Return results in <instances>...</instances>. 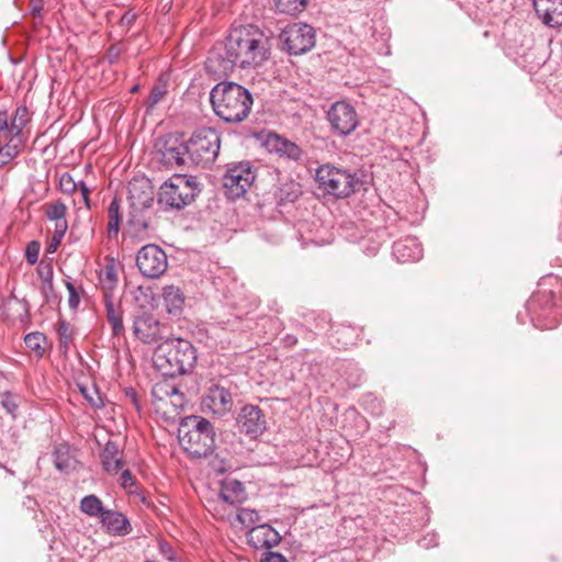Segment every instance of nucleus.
Returning a JSON list of instances; mask_svg holds the SVG:
<instances>
[{
	"label": "nucleus",
	"instance_id": "obj_1",
	"mask_svg": "<svg viewBox=\"0 0 562 562\" xmlns=\"http://www.w3.org/2000/svg\"><path fill=\"white\" fill-rule=\"evenodd\" d=\"M269 56V37L252 24L239 25L231 30L223 47L217 48L207 59V68L227 76L235 67L257 68Z\"/></svg>",
	"mask_w": 562,
	"mask_h": 562
},
{
	"label": "nucleus",
	"instance_id": "obj_2",
	"mask_svg": "<svg viewBox=\"0 0 562 562\" xmlns=\"http://www.w3.org/2000/svg\"><path fill=\"white\" fill-rule=\"evenodd\" d=\"M214 113L227 123H239L247 119L252 106L248 89L233 81H221L210 92Z\"/></svg>",
	"mask_w": 562,
	"mask_h": 562
},
{
	"label": "nucleus",
	"instance_id": "obj_3",
	"mask_svg": "<svg viewBox=\"0 0 562 562\" xmlns=\"http://www.w3.org/2000/svg\"><path fill=\"white\" fill-rule=\"evenodd\" d=\"M196 361L193 345L186 339L168 337L159 342L153 355L155 369L164 376H177L191 370Z\"/></svg>",
	"mask_w": 562,
	"mask_h": 562
},
{
	"label": "nucleus",
	"instance_id": "obj_4",
	"mask_svg": "<svg viewBox=\"0 0 562 562\" xmlns=\"http://www.w3.org/2000/svg\"><path fill=\"white\" fill-rule=\"evenodd\" d=\"M179 443L193 458L207 457L215 447L213 425L201 416H189L178 429Z\"/></svg>",
	"mask_w": 562,
	"mask_h": 562
},
{
	"label": "nucleus",
	"instance_id": "obj_5",
	"mask_svg": "<svg viewBox=\"0 0 562 562\" xmlns=\"http://www.w3.org/2000/svg\"><path fill=\"white\" fill-rule=\"evenodd\" d=\"M315 180L319 190L336 199L348 198L361 186L356 173L330 164L322 165L316 169Z\"/></svg>",
	"mask_w": 562,
	"mask_h": 562
},
{
	"label": "nucleus",
	"instance_id": "obj_6",
	"mask_svg": "<svg viewBox=\"0 0 562 562\" xmlns=\"http://www.w3.org/2000/svg\"><path fill=\"white\" fill-rule=\"evenodd\" d=\"M200 191L195 177L173 175L161 184L158 203L166 209L181 210L193 202Z\"/></svg>",
	"mask_w": 562,
	"mask_h": 562
},
{
	"label": "nucleus",
	"instance_id": "obj_7",
	"mask_svg": "<svg viewBox=\"0 0 562 562\" xmlns=\"http://www.w3.org/2000/svg\"><path fill=\"white\" fill-rule=\"evenodd\" d=\"M187 143L190 164L205 168L212 165L218 155L221 136L213 127H201L193 132Z\"/></svg>",
	"mask_w": 562,
	"mask_h": 562
},
{
	"label": "nucleus",
	"instance_id": "obj_8",
	"mask_svg": "<svg viewBox=\"0 0 562 562\" xmlns=\"http://www.w3.org/2000/svg\"><path fill=\"white\" fill-rule=\"evenodd\" d=\"M257 177L256 169L250 161L231 164L223 176V187L229 199L243 196L252 186Z\"/></svg>",
	"mask_w": 562,
	"mask_h": 562
},
{
	"label": "nucleus",
	"instance_id": "obj_9",
	"mask_svg": "<svg viewBox=\"0 0 562 562\" xmlns=\"http://www.w3.org/2000/svg\"><path fill=\"white\" fill-rule=\"evenodd\" d=\"M280 41L290 55H302L314 47L315 31L306 23H293L281 32Z\"/></svg>",
	"mask_w": 562,
	"mask_h": 562
},
{
	"label": "nucleus",
	"instance_id": "obj_10",
	"mask_svg": "<svg viewBox=\"0 0 562 562\" xmlns=\"http://www.w3.org/2000/svg\"><path fill=\"white\" fill-rule=\"evenodd\" d=\"M136 265L144 277L148 279H156L166 272L168 268V258L166 252L159 246L148 244L138 250Z\"/></svg>",
	"mask_w": 562,
	"mask_h": 562
},
{
	"label": "nucleus",
	"instance_id": "obj_11",
	"mask_svg": "<svg viewBox=\"0 0 562 562\" xmlns=\"http://www.w3.org/2000/svg\"><path fill=\"white\" fill-rule=\"evenodd\" d=\"M133 333L143 344L161 342L169 337V328L166 324L147 312L135 316L133 322Z\"/></svg>",
	"mask_w": 562,
	"mask_h": 562
},
{
	"label": "nucleus",
	"instance_id": "obj_12",
	"mask_svg": "<svg viewBox=\"0 0 562 562\" xmlns=\"http://www.w3.org/2000/svg\"><path fill=\"white\" fill-rule=\"evenodd\" d=\"M326 116L331 131L341 137L350 135L359 124L355 108L344 101L335 102Z\"/></svg>",
	"mask_w": 562,
	"mask_h": 562
},
{
	"label": "nucleus",
	"instance_id": "obj_13",
	"mask_svg": "<svg viewBox=\"0 0 562 562\" xmlns=\"http://www.w3.org/2000/svg\"><path fill=\"white\" fill-rule=\"evenodd\" d=\"M164 162L170 167L192 166L189 161L188 143L175 137L159 138L155 145Z\"/></svg>",
	"mask_w": 562,
	"mask_h": 562
},
{
	"label": "nucleus",
	"instance_id": "obj_14",
	"mask_svg": "<svg viewBox=\"0 0 562 562\" xmlns=\"http://www.w3.org/2000/svg\"><path fill=\"white\" fill-rule=\"evenodd\" d=\"M127 190L131 212H143L151 207L154 190L148 179H133Z\"/></svg>",
	"mask_w": 562,
	"mask_h": 562
},
{
	"label": "nucleus",
	"instance_id": "obj_15",
	"mask_svg": "<svg viewBox=\"0 0 562 562\" xmlns=\"http://www.w3.org/2000/svg\"><path fill=\"white\" fill-rule=\"evenodd\" d=\"M241 432L250 438L259 437L266 429V418L262 411L255 405H245L237 418Z\"/></svg>",
	"mask_w": 562,
	"mask_h": 562
},
{
	"label": "nucleus",
	"instance_id": "obj_16",
	"mask_svg": "<svg viewBox=\"0 0 562 562\" xmlns=\"http://www.w3.org/2000/svg\"><path fill=\"white\" fill-rule=\"evenodd\" d=\"M280 541V533L268 524L254 526L247 532V543L257 550H269L278 546Z\"/></svg>",
	"mask_w": 562,
	"mask_h": 562
},
{
	"label": "nucleus",
	"instance_id": "obj_17",
	"mask_svg": "<svg viewBox=\"0 0 562 562\" xmlns=\"http://www.w3.org/2000/svg\"><path fill=\"white\" fill-rule=\"evenodd\" d=\"M533 9L543 24L550 27L562 25V0H533Z\"/></svg>",
	"mask_w": 562,
	"mask_h": 562
},
{
	"label": "nucleus",
	"instance_id": "obj_18",
	"mask_svg": "<svg viewBox=\"0 0 562 562\" xmlns=\"http://www.w3.org/2000/svg\"><path fill=\"white\" fill-rule=\"evenodd\" d=\"M393 255L400 262L417 261L423 257V247L416 237L406 236L393 244Z\"/></svg>",
	"mask_w": 562,
	"mask_h": 562
},
{
	"label": "nucleus",
	"instance_id": "obj_19",
	"mask_svg": "<svg viewBox=\"0 0 562 562\" xmlns=\"http://www.w3.org/2000/svg\"><path fill=\"white\" fill-rule=\"evenodd\" d=\"M210 408L218 415L228 413L233 408V395L228 389L223 385L215 384L209 389L206 400ZM206 404V402H204Z\"/></svg>",
	"mask_w": 562,
	"mask_h": 562
},
{
	"label": "nucleus",
	"instance_id": "obj_20",
	"mask_svg": "<svg viewBox=\"0 0 562 562\" xmlns=\"http://www.w3.org/2000/svg\"><path fill=\"white\" fill-rule=\"evenodd\" d=\"M100 521L110 536L122 537L132 531L130 520L122 513L106 509Z\"/></svg>",
	"mask_w": 562,
	"mask_h": 562
},
{
	"label": "nucleus",
	"instance_id": "obj_21",
	"mask_svg": "<svg viewBox=\"0 0 562 562\" xmlns=\"http://www.w3.org/2000/svg\"><path fill=\"white\" fill-rule=\"evenodd\" d=\"M220 497L229 505L238 506L247 499V493L240 481L226 477L221 483Z\"/></svg>",
	"mask_w": 562,
	"mask_h": 562
},
{
	"label": "nucleus",
	"instance_id": "obj_22",
	"mask_svg": "<svg viewBox=\"0 0 562 562\" xmlns=\"http://www.w3.org/2000/svg\"><path fill=\"white\" fill-rule=\"evenodd\" d=\"M268 146L271 151L277 153L280 157L294 161H297L302 157V149L295 143L277 134L269 136Z\"/></svg>",
	"mask_w": 562,
	"mask_h": 562
},
{
	"label": "nucleus",
	"instance_id": "obj_23",
	"mask_svg": "<svg viewBox=\"0 0 562 562\" xmlns=\"http://www.w3.org/2000/svg\"><path fill=\"white\" fill-rule=\"evenodd\" d=\"M101 463L109 474H116L123 468V460L120 457V448L116 442L108 441L101 452Z\"/></svg>",
	"mask_w": 562,
	"mask_h": 562
},
{
	"label": "nucleus",
	"instance_id": "obj_24",
	"mask_svg": "<svg viewBox=\"0 0 562 562\" xmlns=\"http://www.w3.org/2000/svg\"><path fill=\"white\" fill-rule=\"evenodd\" d=\"M119 282L116 268L113 261L105 263L99 272V285L103 292V300L113 299V291Z\"/></svg>",
	"mask_w": 562,
	"mask_h": 562
},
{
	"label": "nucleus",
	"instance_id": "obj_25",
	"mask_svg": "<svg viewBox=\"0 0 562 562\" xmlns=\"http://www.w3.org/2000/svg\"><path fill=\"white\" fill-rule=\"evenodd\" d=\"M162 299L166 311L169 314H178L184 304V294L180 288L175 285H166L162 288Z\"/></svg>",
	"mask_w": 562,
	"mask_h": 562
},
{
	"label": "nucleus",
	"instance_id": "obj_26",
	"mask_svg": "<svg viewBox=\"0 0 562 562\" xmlns=\"http://www.w3.org/2000/svg\"><path fill=\"white\" fill-rule=\"evenodd\" d=\"M128 226L131 233L140 239L149 237L150 232L153 231V225L150 220L146 218L142 215V212H131Z\"/></svg>",
	"mask_w": 562,
	"mask_h": 562
},
{
	"label": "nucleus",
	"instance_id": "obj_27",
	"mask_svg": "<svg viewBox=\"0 0 562 562\" xmlns=\"http://www.w3.org/2000/svg\"><path fill=\"white\" fill-rule=\"evenodd\" d=\"M106 311V318L112 328V334L119 336L124 331L121 312L116 308L113 299L103 300Z\"/></svg>",
	"mask_w": 562,
	"mask_h": 562
},
{
	"label": "nucleus",
	"instance_id": "obj_28",
	"mask_svg": "<svg viewBox=\"0 0 562 562\" xmlns=\"http://www.w3.org/2000/svg\"><path fill=\"white\" fill-rule=\"evenodd\" d=\"M10 140H16L18 148H22L21 134H15V131H12L7 112H0V146L11 144Z\"/></svg>",
	"mask_w": 562,
	"mask_h": 562
},
{
	"label": "nucleus",
	"instance_id": "obj_29",
	"mask_svg": "<svg viewBox=\"0 0 562 562\" xmlns=\"http://www.w3.org/2000/svg\"><path fill=\"white\" fill-rule=\"evenodd\" d=\"M176 384L169 380H162L154 384L151 395L159 405L167 406L168 397L176 392Z\"/></svg>",
	"mask_w": 562,
	"mask_h": 562
},
{
	"label": "nucleus",
	"instance_id": "obj_30",
	"mask_svg": "<svg viewBox=\"0 0 562 562\" xmlns=\"http://www.w3.org/2000/svg\"><path fill=\"white\" fill-rule=\"evenodd\" d=\"M186 405V397L182 392H180L179 387L176 386V392L168 397L167 406L158 405L156 407L157 412H161L164 415H176L181 409H183Z\"/></svg>",
	"mask_w": 562,
	"mask_h": 562
},
{
	"label": "nucleus",
	"instance_id": "obj_31",
	"mask_svg": "<svg viewBox=\"0 0 562 562\" xmlns=\"http://www.w3.org/2000/svg\"><path fill=\"white\" fill-rule=\"evenodd\" d=\"M80 509L82 513L90 517H99L103 516L106 508L103 507V504L101 499L91 494L88 496H85L80 502Z\"/></svg>",
	"mask_w": 562,
	"mask_h": 562
},
{
	"label": "nucleus",
	"instance_id": "obj_32",
	"mask_svg": "<svg viewBox=\"0 0 562 562\" xmlns=\"http://www.w3.org/2000/svg\"><path fill=\"white\" fill-rule=\"evenodd\" d=\"M302 194V189L299 182L288 181L281 184L277 192V198L280 203L294 202Z\"/></svg>",
	"mask_w": 562,
	"mask_h": 562
},
{
	"label": "nucleus",
	"instance_id": "obj_33",
	"mask_svg": "<svg viewBox=\"0 0 562 562\" xmlns=\"http://www.w3.org/2000/svg\"><path fill=\"white\" fill-rule=\"evenodd\" d=\"M108 236L109 238L116 237L120 231L121 224V213H120V203L117 199H113L108 209Z\"/></svg>",
	"mask_w": 562,
	"mask_h": 562
},
{
	"label": "nucleus",
	"instance_id": "obj_34",
	"mask_svg": "<svg viewBox=\"0 0 562 562\" xmlns=\"http://www.w3.org/2000/svg\"><path fill=\"white\" fill-rule=\"evenodd\" d=\"M280 13L295 15L305 10L307 0H273Z\"/></svg>",
	"mask_w": 562,
	"mask_h": 562
},
{
	"label": "nucleus",
	"instance_id": "obj_35",
	"mask_svg": "<svg viewBox=\"0 0 562 562\" xmlns=\"http://www.w3.org/2000/svg\"><path fill=\"white\" fill-rule=\"evenodd\" d=\"M25 346L37 357H42L45 352L44 345L46 344V336L40 331H33L24 337Z\"/></svg>",
	"mask_w": 562,
	"mask_h": 562
},
{
	"label": "nucleus",
	"instance_id": "obj_36",
	"mask_svg": "<svg viewBox=\"0 0 562 562\" xmlns=\"http://www.w3.org/2000/svg\"><path fill=\"white\" fill-rule=\"evenodd\" d=\"M29 120L30 113L27 108L25 105L18 106L10 123L12 131H15V134H21Z\"/></svg>",
	"mask_w": 562,
	"mask_h": 562
},
{
	"label": "nucleus",
	"instance_id": "obj_37",
	"mask_svg": "<svg viewBox=\"0 0 562 562\" xmlns=\"http://www.w3.org/2000/svg\"><path fill=\"white\" fill-rule=\"evenodd\" d=\"M237 520L247 528H251L254 526L259 525L261 521V517L256 509L250 508H239L237 513Z\"/></svg>",
	"mask_w": 562,
	"mask_h": 562
},
{
	"label": "nucleus",
	"instance_id": "obj_38",
	"mask_svg": "<svg viewBox=\"0 0 562 562\" xmlns=\"http://www.w3.org/2000/svg\"><path fill=\"white\" fill-rule=\"evenodd\" d=\"M67 206L60 200L46 205L45 215L49 221H60L66 218Z\"/></svg>",
	"mask_w": 562,
	"mask_h": 562
},
{
	"label": "nucleus",
	"instance_id": "obj_39",
	"mask_svg": "<svg viewBox=\"0 0 562 562\" xmlns=\"http://www.w3.org/2000/svg\"><path fill=\"white\" fill-rule=\"evenodd\" d=\"M11 144H4L0 146V168L9 164L19 154L21 148H18L16 140H10Z\"/></svg>",
	"mask_w": 562,
	"mask_h": 562
},
{
	"label": "nucleus",
	"instance_id": "obj_40",
	"mask_svg": "<svg viewBox=\"0 0 562 562\" xmlns=\"http://www.w3.org/2000/svg\"><path fill=\"white\" fill-rule=\"evenodd\" d=\"M79 183L75 181L71 175L65 172L59 179V189L65 194H72L78 189Z\"/></svg>",
	"mask_w": 562,
	"mask_h": 562
},
{
	"label": "nucleus",
	"instance_id": "obj_41",
	"mask_svg": "<svg viewBox=\"0 0 562 562\" xmlns=\"http://www.w3.org/2000/svg\"><path fill=\"white\" fill-rule=\"evenodd\" d=\"M167 90L164 87L155 86L147 99L148 109H153L157 103H159L164 97L166 95Z\"/></svg>",
	"mask_w": 562,
	"mask_h": 562
},
{
	"label": "nucleus",
	"instance_id": "obj_42",
	"mask_svg": "<svg viewBox=\"0 0 562 562\" xmlns=\"http://www.w3.org/2000/svg\"><path fill=\"white\" fill-rule=\"evenodd\" d=\"M55 467L59 471H66L69 468V459L67 457L65 448H56L55 449Z\"/></svg>",
	"mask_w": 562,
	"mask_h": 562
},
{
	"label": "nucleus",
	"instance_id": "obj_43",
	"mask_svg": "<svg viewBox=\"0 0 562 562\" xmlns=\"http://www.w3.org/2000/svg\"><path fill=\"white\" fill-rule=\"evenodd\" d=\"M58 336H59V344L65 349L68 348V344L71 339V329L69 324L66 322H60L58 325Z\"/></svg>",
	"mask_w": 562,
	"mask_h": 562
},
{
	"label": "nucleus",
	"instance_id": "obj_44",
	"mask_svg": "<svg viewBox=\"0 0 562 562\" xmlns=\"http://www.w3.org/2000/svg\"><path fill=\"white\" fill-rule=\"evenodd\" d=\"M1 406L9 413L11 414L12 416H14L18 407H19V404L15 400V397L10 393V392H5L2 394V398H1Z\"/></svg>",
	"mask_w": 562,
	"mask_h": 562
},
{
	"label": "nucleus",
	"instance_id": "obj_45",
	"mask_svg": "<svg viewBox=\"0 0 562 562\" xmlns=\"http://www.w3.org/2000/svg\"><path fill=\"white\" fill-rule=\"evenodd\" d=\"M66 289L68 290V293H69V299H68L69 307L72 310H76L80 302V297L77 292V289L74 285V283H71L70 281L66 282Z\"/></svg>",
	"mask_w": 562,
	"mask_h": 562
},
{
	"label": "nucleus",
	"instance_id": "obj_46",
	"mask_svg": "<svg viewBox=\"0 0 562 562\" xmlns=\"http://www.w3.org/2000/svg\"><path fill=\"white\" fill-rule=\"evenodd\" d=\"M38 248H40V245L36 241H32L31 244H29V246L26 248V254H25L26 260L29 263L34 265L37 261Z\"/></svg>",
	"mask_w": 562,
	"mask_h": 562
},
{
	"label": "nucleus",
	"instance_id": "obj_47",
	"mask_svg": "<svg viewBox=\"0 0 562 562\" xmlns=\"http://www.w3.org/2000/svg\"><path fill=\"white\" fill-rule=\"evenodd\" d=\"M159 551L160 554L168 561H176L177 554L173 548L168 542H160L159 543Z\"/></svg>",
	"mask_w": 562,
	"mask_h": 562
},
{
	"label": "nucleus",
	"instance_id": "obj_48",
	"mask_svg": "<svg viewBox=\"0 0 562 562\" xmlns=\"http://www.w3.org/2000/svg\"><path fill=\"white\" fill-rule=\"evenodd\" d=\"M135 479L130 470H123L120 477V484L123 488L127 490L135 485Z\"/></svg>",
	"mask_w": 562,
	"mask_h": 562
},
{
	"label": "nucleus",
	"instance_id": "obj_49",
	"mask_svg": "<svg viewBox=\"0 0 562 562\" xmlns=\"http://www.w3.org/2000/svg\"><path fill=\"white\" fill-rule=\"evenodd\" d=\"M261 562H288V560L281 553L267 551L261 558Z\"/></svg>",
	"mask_w": 562,
	"mask_h": 562
},
{
	"label": "nucleus",
	"instance_id": "obj_50",
	"mask_svg": "<svg viewBox=\"0 0 562 562\" xmlns=\"http://www.w3.org/2000/svg\"><path fill=\"white\" fill-rule=\"evenodd\" d=\"M67 229H68V224H67L66 218L56 221L53 235L64 238Z\"/></svg>",
	"mask_w": 562,
	"mask_h": 562
},
{
	"label": "nucleus",
	"instance_id": "obj_51",
	"mask_svg": "<svg viewBox=\"0 0 562 562\" xmlns=\"http://www.w3.org/2000/svg\"><path fill=\"white\" fill-rule=\"evenodd\" d=\"M437 544H438V538H437V535H435V533L427 535L419 541V546L425 549L436 547Z\"/></svg>",
	"mask_w": 562,
	"mask_h": 562
},
{
	"label": "nucleus",
	"instance_id": "obj_52",
	"mask_svg": "<svg viewBox=\"0 0 562 562\" xmlns=\"http://www.w3.org/2000/svg\"><path fill=\"white\" fill-rule=\"evenodd\" d=\"M81 392H82L83 396L87 398V401L91 404V406H93V407L102 406V400L97 392H94L95 393L94 396L88 394L86 389H81Z\"/></svg>",
	"mask_w": 562,
	"mask_h": 562
},
{
	"label": "nucleus",
	"instance_id": "obj_53",
	"mask_svg": "<svg viewBox=\"0 0 562 562\" xmlns=\"http://www.w3.org/2000/svg\"><path fill=\"white\" fill-rule=\"evenodd\" d=\"M79 190H80V193H81V196H82V200L86 204L87 207H90V199H89V195H90V189L89 187L83 182V181H79Z\"/></svg>",
	"mask_w": 562,
	"mask_h": 562
},
{
	"label": "nucleus",
	"instance_id": "obj_54",
	"mask_svg": "<svg viewBox=\"0 0 562 562\" xmlns=\"http://www.w3.org/2000/svg\"><path fill=\"white\" fill-rule=\"evenodd\" d=\"M120 54L121 50L117 46H111L106 54L110 64H114L117 60Z\"/></svg>",
	"mask_w": 562,
	"mask_h": 562
},
{
	"label": "nucleus",
	"instance_id": "obj_55",
	"mask_svg": "<svg viewBox=\"0 0 562 562\" xmlns=\"http://www.w3.org/2000/svg\"><path fill=\"white\" fill-rule=\"evenodd\" d=\"M41 278L45 283H52L53 281V268L50 265L45 267V271H40Z\"/></svg>",
	"mask_w": 562,
	"mask_h": 562
},
{
	"label": "nucleus",
	"instance_id": "obj_56",
	"mask_svg": "<svg viewBox=\"0 0 562 562\" xmlns=\"http://www.w3.org/2000/svg\"><path fill=\"white\" fill-rule=\"evenodd\" d=\"M125 396L133 403V405L135 406V408L137 411L140 409V405H139V402H138V397H137V394L134 390L132 389H128L126 392H125Z\"/></svg>",
	"mask_w": 562,
	"mask_h": 562
},
{
	"label": "nucleus",
	"instance_id": "obj_57",
	"mask_svg": "<svg viewBox=\"0 0 562 562\" xmlns=\"http://www.w3.org/2000/svg\"><path fill=\"white\" fill-rule=\"evenodd\" d=\"M61 240H63L61 237H57V236L53 235L50 238V241L47 246V251L55 252L57 250L58 246L60 245Z\"/></svg>",
	"mask_w": 562,
	"mask_h": 562
},
{
	"label": "nucleus",
	"instance_id": "obj_58",
	"mask_svg": "<svg viewBox=\"0 0 562 562\" xmlns=\"http://www.w3.org/2000/svg\"><path fill=\"white\" fill-rule=\"evenodd\" d=\"M41 11H42V7L35 5V7L32 8V12L35 15H40Z\"/></svg>",
	"mask_w": 562,
	"mask_h": 562
},
{
	"label": "nucleus",
	"instance_id": "obj_59",
	"mask_svg": "<svg viewBox=\"0 0 562 562\" xmlns=\"http://www.w3.org/2000/svg\"><path fill=\"white\" fill-rule=\"evenodd\" d=\"M346 334H349L348 329H341V330L335 331V335H337V336H345Z\"/></svg>",
	"mask_w": 562,
	"mask_h": 562
},
{
	"label": "nucleus",
	"instance_id": "obj_60",
	"mask_svg": "<svg viewBox=\"0 0 562 562\" xmlns=\"http://www.w3.org/2000/svg\"><path fill=\"white\" fill-rule=\"evenodd\" d=\"M137 89H138V87H137V86L133 87V88H132V92L137 91Z\"/></svg>",
	"mask_w": 562,
	"mask_h": 562
}]
</instances>
